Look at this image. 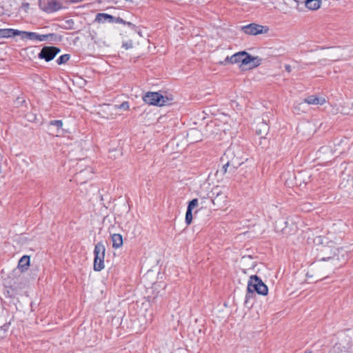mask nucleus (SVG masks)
Here are the masks:
<instances>
[{
	"mask_svg": "<svg viewBox=\"0 0 353 353\" xmlns=\"http://www.w3.org/2000/svg\"><path fill=\"white\" fill-rule=\"evenodd\" d=\"M225 156L228 160L227 163L223 165L221 170L216 172V174L233 172L248 160L245 152L240 148H230L225 153Z\"/></svg>",
	"mask_w": 353,
	"mask_h": 353,
	"instance_id": "nucleus-1",
	"label": "nucleus"
},
{
	"mask_svg": "<svg viewBox=\"0 0 353 353\" xmlns=\"http://www.w3.org/2000/svg\"><path fill=\"white\" fill-rule=\"evenodd\" d=\"M234 125V121L227 115H222L219 119L208 123L206 126V132L209 134L218 135L222 132L226 134Z\"/></svg>",
	"mask_w": 353,
	"mask_h": 353,
	"instance_id": "nucleus-2",
	"label": "nucleus"
},
{
	"mask_svg": "<svg viewBox=\"0 0 353 353\" xmlns=\"http://www.w3.org/2000/svg\"><path fill=\"white\" fill-rule=\"evenodd\" d=\"M248 294L246 298H248L249 294L254 292L261 295H266L268 292L267 285L262 281V280L256 275L251 276L248 283Z\"/></svg>",
	"mask_w": 353,
	"mask_h": 353,
	"instance_id": "nucleus-3",
	"label": "nucleus"
},
{
	"mask_svg": "<svg viewBox=\"0 0 353 353\" xmlns=\"http://www.w3.org/2000/svg\"><path fill=\"white\" fill-rule=\"evenodd\" d=\"M105 253V247L104 244L102 242L97 243L94 250V259L93 268L94 271L99 272L104 268Z\"/></svg>",
	"mask_w": 353,
	"mask_h": 353,
	"instance_id": "nucleus-4",
	"label": "nucleus"
},
{
	"mask_svg": "<svg viewBox=\"0 0 353 353\" xmlns=\"http://www.w3.org/2000/svg\"><path fill=\"white\" fill-rule=\"evenodd\" d=\"M143 100L149 105L163 106L165 105L169 99L167 97L159 92H148L143 97Z\"/></svg>",
	"mask_w": 353,
	"mask_h": 353,
	"instance_id": "nucleus-5",
	"label": "nucleus"
},
{
	"mask_svg": "<svg viewBox=\"0 0 353 353\" xmlns=\"http://www.w3.org/2000/svg\"><path fill=\"white\" fill-rule=\"evenodd\" d=\"M248 57L249 54L248 52L245 51H241L234 54L230 57L228 56L224 61H220L219 64L226 65L228 63L235 64L241 63V65H248Z\"/></svg>",
	"mask_w": 353,
	"mask_h": 353,
	"instance_id": "nucleus-6",
	"label": "nucleus"
},
{
	"mask_svg": "<svg viewBox=\"0 0 353 353\" xmlns=\"http://www.w3.org/2000/svg\"><path fill=\"white\" fill-rule=\"evenodd\" d=\"M241 30L248 35H257L266 34L269 31L268 26H263L256 23H250L241 27Z\"/></svg>",
	"mask_w": 353,
	"mask_h": 353,
	"instance_id": "nucleus-7",
	"label": "nucleus"
},
{
	"mask_svg": "<svg viewBox=\"0 0 353 353\" xmlns=\"http://www.w3.org/2000/svg\"><path fill=\"white\" fill-rule=\"evenodd\" d=\"M60 51L59 48L54 46H45L39 52V57L45 59L46 61H50L52 60Z\"/></svg>",
	"mask_w": 353,
	"mask_h": 353,
	"instance_id": "nucleus-8",
	"label": "nucleus"
},
{
	"mask_svg": "<svg viewBox=\"0 0 353 353\" xmlns=\"http://www.w3.org/2000/svg\"><path fill=\"white\" fill-rule=\"evenodd\" d=\"M39 7L47 12H53L61 8V4L57 0H39Z\"/></svg>",
	"mask_w": 353,
	"mask_h": 353,
	"instance_id": "nucleus-9",
	"label": "nucleus"
},
{
	"mask_svg": "<svg viewBox=\"0 0 353 353\" xmlns=\"http://www.w3.org/2000/svg\"><path fill=\"white\" fill-rule=\"evenodd\" d=\"M19 35H21L23 39H28L30 40H37V41H42L47 39L49 37H52L53 34H38L36 32L21 31V33L19 34Z\"/></svg>",
	"mask_w": 353,
	"mask_h": 353,
	"instance_id": "nucleus-10",
	"label": "nucleus"
},
{
	"mask_svg": "<svg viewBox=\"0 0 353 353\" xmlns=\"http://www.w3.org/2000/svg\"><path fill=\"white\" fill-rule=\"evenodd\" d=\"M139 39L140 36L133 33L128 39L123 41L122 47L125 50L134 48L139 44Z\"/></svg>",
	"mask_w": 353,
	"mask_h": 353,
	"instance_id": "nucleus-11",
	"label": "nucleus"
},
{
	"mask_svg": "<svg viewBox=\"0 0 353 353\" xmlns=\"http://www.w3.org/2000/svg\"><path fill=\"white\" fill-rule=\"evenodd\" d=\"M254 128L256 134L261 136V137H265L269 131L268 124L263 120H259L256 121Z\"/></svg>",
	"mask_w": 353,
	"mask_h": 353,
	"instance_id": "nucleus-12",
	"label": "nucleus"
},
{
	"mask_svg": "<svg viewBox=\"0 0 353 353\" xmlns=\"http://www.w3.org/2000/svg\"><path fill=\"white\" fill-rule=\"evenodd\" d=\"M212 203L217 208L224 207L227 203V196L223 192H217L216 196L212 199Z\"/></svg>",
	"mask_w": 353,
	"mask_h": 353,
	"instance_id": "nucleus-13",
	"label": "nucleus"
},
{
	"mask_svg": "<svg viewBox=\"0 0 353 353\" xmlns=\"http://www.w3.org/2000/svg\"><path fill=\"white\" fill-rule=\"evenodd\" d=\"M326 100L324 97H318L316 95H310L305 98L303 103L309 105H323Z\"/></svg>",
	"mask_w": 353,
	"mask_h": 353,
	"instance_id": "nucleus-14",
	"label": "nucleus"
},
{
	"mask_svg": "<svg viewBox=\"0 0 353 353\" xmlns=\"http://www.w3.org/2000/svg\"><path fill=\"white\" fill-rule=\"evenodd\" d=\"M129 103L128 101H124L121 104L119 105H114L113 108H111L109 105L104 104L102 106V110L103 112L112 111V110H117L118 109L123 110H129Z\"/></svg>",
	"mask_w": 353,
	"mask_h": 353,
	"instance_id": "nucleus-15",
	"label": "nucleus"
},
{
	"mask_svg": "<svg viewBox=\"0 0 353 353\" xmlns=\"http://www.w3.org/2000/svg\"><path fill=\"white\" fill-rule=\"evenodd\" d=\"M21 33L20 30L11 29V28H5L0 29V39L2 38H10L12 37L18 36Z\"/></svg>",
	"mask_w": 353,
	"mask_h": 353,
	"instance_id": "nucleus-16",
	"label": "nucleus"
},
{
	"mask_svg": "<svg viewBox=\"0 0 353 353\" xmlns=\"http://www.w3.org/2000/svg\"><path fill=\"white\" fill-rule=\"evenodd\" d=\"M305 6L311 10H316L321 6V0H305Z\"/></svg>",
	"mask_w": 353,
	"mask_h": 353,
	"instance_id": "nucleus-17",
	"label": "nucleus"
},
{
	"mask_svg": "<svg viewBox=\"0 0 353 353\" xmlns=\"http://www.w3.org/2000/svg\"><path fill=\"white\" fill-rule=\"evenodd\" d=\"M30 259L29 256L25 255L21 258L19 261L18 268L21 270V272H24L28 270L30 266Z\"/></svg>",
	"mask_w": 353,
	"mask_h": 353,
	"instance_id": "nucleus-18",
	"label": "nucleus"
},
{
	"mask_svg": "<svg viewBox=\"0 0 353 353\" xmlns=\"http://www.w3.org/2000/svg\"><path fill=\"white\" fill-rule=\"evenodd\" d=\"M189 140L192 142H197L201 140V134L196 129H191L188 133Z\"/></svg>",
	"mask_w": 353,
	"mask_h": 353,
	"instance_id": "nucleus-19",
	"label": "nucleus"
},
{
	"mask_svg": "<svg viewBox=\"0 0 353 353\" xmlns=\"http://www.w3.org/2000/svg\"><path fill=\"white\" fill-rule=\"evenodd\" d=\"M95 21L99 23H104L106 21L113 23L114 17L106 13H99L96 16Z\"/></svg>",
	"mask_w": 353,
	"mask_h": 353,
	"instance_id": "nucleus-20",
	"label": "nucleus"
},
{
	"mask_svg": "<svg viewBox=\"0 0 353 353\" xmlns=\"http://www.w3.org/2000/svg\"><path fill=\"white\" fill-rule=\"evenodd\" d=\"M112 247L115 249L119 248L123 245V237L120 234H113L111 236Z\"/></svg>",
	"mask_w": 353,
	"mask_h": 353,
	"instance_id": "nucleus-21",
	"label": "nucleus"
},
{
	"mask_svg": "<svg viewBox=\"0 0 353 353\" xmlns=\"http://www.w3.org/2000/svg\"><path fill=\"white\" fill-rule=\"evenodd\" d=\"M249 62L248 65L250 68H254L259 66L261 63V59L259 57H252L249 54Z\"/></svg>",
	"mask_w": 353,
	"mask_h": 353,
	"instance_id": "nucleus-22",
	"label": "nucleus"
},
{
	"mask_svg": "<svg viewBox=\"0 0 353 353\" xmlns=\"http://www.w3.org/2000/svg\"><path fill=\"white\" fill-rule=\"evenodd\" d=\"M70 59V55L69 54H63V55H61L57 60V63L59 64V65H61L63 63H66Z\"/></svg>",
	"mask_w": 353,
	"mask_h": 353,
	"instance_id": "nucleus-23",
	"label": "nucleus"
},
{
	"mask_svg": "<svg viewBox=\"0 0 353 353\" xmlns=\"http://www.w3.org/2000/svg\"><path fill=\"white\" fill-rule=\"evenodd\" d=\"M192 221V211L190 210H187L185 214V223L187 225H190Z\"/></svg>",
	"mask_w": 353,
	"mask_h": 353,
	"instance_id": "nucleus-24",
	"label": "nucleus"
},
{
	"mask_svg": "<svg viewBox=\"0 0 353 353\" xmlns=\"http://www.w3.org/2000/svg\"><path fill=\"white\" fill-rule=\"evenodd\" d=\"M197 205H198L197 199H194L189 202L187 210H190L192 211V209L194 208L195 207H196Z\"/></svg>",
	"mask_w": 353,
	"mask_h": 353,
	"instance_id": "nucleus-25",
	"label": "nucleus"
},
{
	"mask_svg": "<svg viewBox=\"0 0 353 353\" xmlns=\"http://www.w3.org/2000/svg\"><path fill=\"white\" fill-rule=\"evenodd\" d=\"M122 23V24H127L128 26H132V24L130 22H125L123 19L120 17H114L113 23Z\"/></svg>",
	"mask_w": 353,
	"mask_h": 353,
	"instance_id": "nucleus-26",
	"label": "nucleus"
},
{
	"mask_svg": "<svg viewBox=\"0 0 353 353\" xmlns=\"http://www.w3.org/2000/svg\"><path fill=\"white\" fill-rule=\"evenodd\" d=\"M50 125H55L57 128H61L63 125V123L61 120H54L50 122Z\"/></svg>",
	"mask_w": 353,
	"mask_h": 353,
	"instance_id": "nucleus-27",
	"label": "nucleus"
},
{
	"mask_svg": "<svg viewBox=\"0 0 353 353\" xmlns=\"http://www.w3.org/2000/svg\"><path fill=\"white\" fill-rule=\"evenodd\" d=\"M170 353H188L187 351L183 348H176L173 350Z\"/></svg>",
	"mask_w": 353,
	"mask_h": 353,
	"instance_id": "nucleus-28",
	"label": "nucleus"
},
{
	"mask_svg": "<svg viewBox=\"0 0 353 353\" xmlns=\"http://www.w3.org/2000/svg\"><path fill=\"white\" fill-rule=\"evenodd\" d=\"M83 174H84V172H83V171H81V172H79V173L78 176H79V178H82V176H83Z\"/></svg>",
	"mask_w": 353,
	"mask_h": 353,
	"instance_id": "nucleus-29",
	"label": "nucleus"
},
{
	"mask_svg": "<svg viewBox=\"0 0 353 353\" xmlns=\"http://www.w3.org/2000/svg\"><path fill=\"white\" fill-rule=\"evenodd\" d=\"M316 241L318 242V243H321V236H318L316 239Z\"/></svg>",
	"mask_w": 353,
	"mask_h": 353,
	"instance_id": "nucleus-30",
	"label": "nucleus"
},
{
	"mask_svg": "<svg viewBox=\"0 0 353 353\" xmlns=\"http://www.w3.org/2000/svg\"><path fill=\"white\" fill-rule=\"evenodd\" d=\"M103 117H105V118H107V119L113 118V117H112V114H110V115H107V116L103 115Z\"/></svg>",
	"mask_w": 353,
	"mask_h": 353,
	"instance_id": "nucleus-31",
	"label": "nucleus"
},
{
	"mask_svg": "<svg viewBox=\"0 0 353 353\" xmlns=\"http://www.w3.org/2000/svg\"><path fill=\"white\" fill-rule=\"evenodd\" d=\"M306 276H307V278H312V276H312V274H310V273H309V272H307V273L306 274Z\"/></svg>",
	"mask_w": 353,
	"mask_h": 353,
	"instance_id": "nucleus-32",
	"label": "nucleus"
},
{
	"mask_svg": "<svg viewBox=\"0 0 353 353\" xmlns=\"http://www.w3.org/2000/svg\"><path fill=\"white\" fill-rule=\"evenodd\" d=\"M285 69L287 71L290 72V65H286L285 66Z\"/></svg>",
	"mask_w": 353,
	"mask_h": 353,
	"instance_id": "nucleus-33",
	"label": "nucleus"
},
{
	"mask_svg": "<svg viewBox=\"0 0 353 353\" xmlns=\"http://www.w3.org/2000/svg\"><path fill=\"white\" fill-rule=\"evenodd\" d=\"M88 172L90 174H92V173H93V171H92V169H90V170L88 171Z\"/></svg>",
	"mask_w": 353,
	"mask_h": 353,
	"instance_id": "nucleus-34",
	"label": "nucleus"
}]
</instances>
